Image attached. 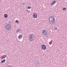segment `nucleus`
Segmentation results:
<instances>
[{
	"label": "nucleus",
	"instance_id": "obj_18",
	"mask_svg": "<svg viewBox=\"0 0 67 67\" xmlns=\"http://www.w3.org/2000/svg\"><path fill=\"white\" fill-rule=\"evenodd\" d=\"M30 35H32V36H33V35H34V34L31 33V34H30Z\"/></svg>",
	"mask_w": 67,
	"mask_h": 67
},
{
	"label": "nucleus",
	"instance_id": "obj_4",
	"mask_svg": "<svg viewBox=\"0 0 67 67\" xmlns=\"http://www.w3.org/2000/svg\"><path fill=\"white\" fill-rule=\"evenodd\" d=\"M33 17L35 19L37 18V14H36V13H34L33 14Z\"/></svg>",
	"mask_w": 67,
	"mask_h": 67
},
{
	"label": "nucleus",
	"instance_id": "obj_14",
	"mask_svg": "<svg viewBox=\"0 0 67 67\" xmlns=\"http://www.w3.org/2000/svg\"><path fill=\"white\" fill-rule=\"evenodd\" d=\"M3 59H4V58H5L6 57V55H4L3 56Z\"/></svg>",
	"mask_w": 67,
	"mask_h": 67
},
{
	"label": "nucleus",
	"instance_id": "obj_5",
	"mask_svg": "<svg viewBox=\"0 0 67 67\" xmlns=\"http://www.w3.org/2000/svg\"><path fill=\"white\" fill-rule=\"evenodd\" d=\"M42 33L43 35H47V32H46V30H43V31L42 32Z\"/></svg>",
	"mask_w": 67,
	"mask_h": 67
},
{
	"label": "nucleus",
	"instance_id": "obj_24",
	"mask_svg": "<svg viewBox=\"0 0 67 67\" xmlns=\"http://www.w3.org/2000/svg\"><path fill=\"white\" fill-rule=\"evenodd\" d=\"M23 3V4H25V3Z\"/></svg>",
	"mask_w": 67,
	"mask_h": 67
},
{
	"label": "nucleus",
	"instance_id": "obj_11",
	"mask_svg": "<svg viewBox=\"0 0 67 67\" xmlns=\"http://www.w3.org/2000/svg\"><path fill=\"white\" fill-rule=\"evenodd\" d=\"M21 30L20 29H19L16 30V32H17V33H18V32H19V31H20V32H21Z\"/></svg>",
	"mask_w": 67,
	"mask_h": 67
},
{
	"label": "nucleus",
	"instance_id": "obj_1",
	"mask_svg": "<svg viewBox=\"0 0 67 67\" xmlns=\"http://www.w3.org/2000/svg\"><path fill=\"white\" fill-rule=\"evenodd\" d=\"M10 23H11V21H9L8 23H7L5 24L6 31H9L11 30V26L12 25H11V24Z\"/></svg>",
	"mask_w": 67,
	"mask_h": 67
},
{
	"label": "nucleus",
	"instance_id": "obj_20",
	"mask_svg": "<svg viewBox=\"0 0 67 67\" xmlns=\"http://www.w3.org/2000/svg\"><path fill=\"white\" fill-rule=\"evenodd\" d=\"M36 63H37V64H38V63H39V61H38L37 62H36Z\"/></svg>",
	"mask_w": 67,
	"mask_h": 67
},
{
	"label": "nucleus",
	"instance_id": "obj_3",
	"mask_svg": "<svg viewBox=\"0 0 67 67\" xmlns=\"http://www.w3.org/2000/svg\"><path fill=\"white\" fill-rule=\"evenodd\" d=\"M42 49V50H45L46 49V45L45 44H42L41 46Z\"/></svg>",
	"mask_w": 67,
	"mask_h": 67
},
{
	"label": "nucleus",
	"instance_id": "obj_22",
	"mask_svg": "<svg viewBox=\"0 0 67 67\" xmlns=\"http://www.w3.org/2000/svg\"><path fill=\"white\" fill-rule=\"evenodd\" d=\"M9 67H12V66H11V65H9Z\"/></svg>",
	"mask_w": 67,
	"mask_h": 67
},
{
	"label": "nucleus",
	"instance_id": "obj_21",
	"mask_svg": "<svg viewBox=\"0 0 67 67\" xmlns=\"http://www.w3.org/2000/svg\"><path fill=\"white\" fill-rule=\"evenodd\" d=\"M46 35V37H48V35Z\"/></svg>",
	"mask_w": 67,
	"mask_h": 67
},
{
	"label": "nucleus",
	"instance_id": "obj_2",
	"mask_svg": "<svg viewBox=\"0 0 67 67\" xmlns=\"http://www.w3.org/2000/svg\"><path fill=\"white\" fill-rule=\"evenodd\" d=\"M55 20V17L53 16H51L49 19V22L50 24H53L55 22V21H54Z\"/></svg>",
	"mask_w": 67,
	"mask_h": 67
},
{
	"label": "nucleus",
	"instance_id": "obj_15",
	"mask_svg": "<svg viewBox=\"0 0 67 67\" xmlns=\"http://www.w3.org/2000/svg\"><path fill=\"white\" fill-rule=\"evenodd\" d=\"M26 11L27 12V13H29L30 12L29 11V10L27 9L26 10Z\"/></svg>",
	"mask_w": 67,
	"mask_h": 67
},
{
	"label": "nucleus",
	"instance_id": "obj_6",
	"mask_svg": "<svg viewBox=\"0 0 67 67\" xmlns=\"http://www.w3.org/2000/svg\"><path fill=\"white\" fill-rule=\"evenodd\" d=\"M56 3V1H54L52 2L51 3V5L52 6L54 4V3Z\"/></svg>",
	"mask_w": 67,
	"mask_h": 67
},
{
	"label": "nucleus",
	"instance_id": "obj_19",
	"mask_svg": "<svg viewBox=\"0 0 67 67\" xmlns=\"http://www.w3.org/2000/svg\"><path fill=\"white\" fill-rule=\"evenodd\" d=\"M29 39L30 40V41H32V39L31 40V39H30V38H29Z\"/></svg>",
	"mask_w": 67,
	"mask_h": 67
},
{
	"label": "nucleus",
	"instance_id": "obj_25",
	"mask_svg": "<svg viewBox=\"0 0 67 67\" xmlns=\"http://www.w3.org/2000/svg\"><path fill=\"white\" fill-rule=\"evenodd\" d=\"M39 67H40V65Z\"/></svg>",
	"mask_w": 67,
	"mask_h": 67
},
{
	"label": "nucleus",
	"instance_id": "obj_12",
	"mask_svg": "<svg viewBox=\"0 0 67 67\" xmlns=\"http://www.w3.org/2000/svg\"><path fill=\"white\" fill-rule=\"evenodd\" d=\"M63 11H66V8L65 7H64L63 8Z\"/></svg>",
	"mask_w": 67,
	"mask_h": 67
},
{
	"label": "nucleus",
	"instance_id": "obj_26",
	"mask_svg": "<svg viewBox=\"0 0 67 67\" xmlns=\"http://www.w3.org/2000/svg\"><path fill=\"white\" fill-rule=\"evenodd\" d=\"M7 67H9V66H7Z\"/></svg>",
	"mask_w": 67,
	"mask_h": 67
},
{
	"label": "nucleus",
	"instance_id": "obj_17",
	"mask_svg": "<svg viewBox=\"0 0 67 67\" xmlns=\"http://www.w3.org/2000/svg\"><path fill=\"white\" fill-rule=\"evenodd\" d=\"M54 29L55 30H57V27H55Z\"/></svg>",
	"mask_w": 67,
	"mask_h": 67
},
{
	"label": "nucleus",
	"instance_id": "obj_10",
	"mask_svg": "<svg viewBox=\"0 0 67 67\" xmlns=\"http://www.w3.org/2000/svg\"><path fill=\"white\" fill-rule=\"evenodd\" d=\"M19 38H22V36L21 35H20L18 37Z\"/></svg>",
	"mask_w": 67,
	"mask_h": 67
},
{
	"label": "nucleus",
	"instance_id": "obj_23",
	"mask_svg": "<svg viewBox=\"0 0 67 67\" xmlns=\"http://www.w3.org/2000/svg\"><path fill=\"white\" fill-rule=\"evenodd\" d=\"M32 40V41H33V40H34V39H31Z\"/></svg>",
	"mask_w": 67,
	"mask_h": 67
},
{
	"label": "nucleus",
	"instance_id": "obj_16",
	"mask_svg": "<svg viewBox=\"0 0 67 67\" xmlns=\"http://www.w3.org/2000/svg\"><path fill=\"white\" fill-rule=\"evenodd\" d=\"M31 7H27V9H31Z\"/></svg>",
	"mask_w": 67,
	"mask_h": 67
},
{
	"label": "nucleus",
	"instance_id": "obj_7",
	"mask_svg": "<svg viewBox=\"0 0 67 67\" xmlns=\"http://www.w3.org/2000/svg\"><path fill=\"white\" fill-rule=\"evenodd\" d=\"M29 36L30 37V39H32L33 38V37H34V36H32L31 35H30Z\"/></svg>",
	"mask_w": 67,
	"mask_h": 67
},
{
	"label": "nucleus",
	"instance_id": "obj_8",
	"mask_svg": "<svg viewBox=\"0 0 67 67\" xmlns=\"http://www.w3.org/2000/svg\"><path fill=\"white\" fill-rule=\"evenodd\" d=\"M5 61H6V60L4 59L3 60L1 61V63H5Z\"/></svg>",
	"mask_w": 67,
	"mask_h": 67
},
{
	"label": "nucleus",
	"instance_id": "obj_9",
	"mask_svg": "<svg viewBox=\"0 0 67 67\" xmlns=\"http://www.w3.org/2000/svg\"><path fill=\"white\" fill-rule=\"evenodd\" d=\"M4 18H8V15L7 14H5L4 15Z\"/></svg>",
	"mask_w": 67,
	"mask_h": 67
},
{
	"label": "nucleus",
	"instance_id": "obj_13",
	"mask_svg": "<svg viewBox=\"0 0 67 67\" xmlns=\"http://www.w3.org/2000/svg\"><path fill=\"white\" fill-rule=\"evenodd\" d=\"M15 23H19V21H18V20H16L15 21Z\"/></svg>",
	"mask_w": 67,
	"mask_h": 67
}]
</instances>
